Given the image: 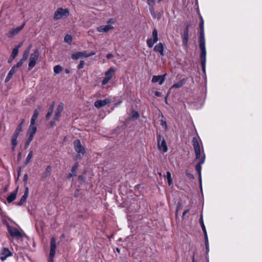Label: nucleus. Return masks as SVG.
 <instances>
[{
    "label": "nucleus",
    "mask_w": 262,
    "mask_h": 262,
    "mask_svg": "<svg viewBox=\"0 0 262 262\" xmlns=\"http://www.w3.org/2000/svg\"><path fill=\"white\" fill-rule=\"evenodd\" d=\"M166 178L167 179L168 185L170 186L172 184V178L171 177V173L169 171H167Z\"/></svg>",
    "instance_id": "72a5a7b5"
},
{
    "label": "nucleus",
    "mask_w": 262,
    "mask_h": 262,
    "mask_svg": "<svg viewBox=\"0 0 262 262\" xmlns=\"http://www.w3.org/2000/svg\"><path fill=\"white\" fill-rule=\"evenodd\" d=\"M192 260V262H194V255H193Z\"/></svg>",
    "instance_id": "680f3d73"
},
{
    "label": "nucleus",
    "mask_w": 262,
    "mask_h": 262,
    "mask_svg": "<svg viewBox=\"0 0 262 262\" xmlns=\"http://www.w3.org/2000/svg\"><path fill=\"white\" fill-rule=\"evenodd\" d=\"M20 132L21 131L15 129L12 137L17 138Z\"/></svg>",
    "instance_id": "79ce46f5"
},
{
    "label": "nucleus",
    "mask_w": 262,
    "mask_h": 262,
    "mask_svg": "<svg viewBox=\"0 0 262 262\" xmlns=\"http://www.w3.org/2000/svg\"><path fill=\"white\" fill-rule=\"evenodd\" d=\"M56 250V240L54 237H52L51 240V247L50 252V260L52 261L53 257L55 254Z\"/></svg>",
    "instance_id": "9b49d317"
},
{
    "label": "nucleus",
    "mask_w": 262,
    "mask_h": 262,
    "mask_svg": "<svg viewBox=\"0 0 262 262\" xmlns=\"http://www.w3.org/2000/svg\"><path fill=\"white\" fill-rule=\"evenodd\" d=\"M62 71V68L60 65H56L54 67V75H57Z\"/></svg>",
    "instance_id": "cd10ccee"
},
{
    "label": "nucleus",
    "mask_w": 262,
    "mask_h": 262,
    "mask_svg": "<svg viewBox=\"0 0 262 262\" xmlns=\"http://www.w3.org/2000/svg\"><path fill=\"white\" fill-rule=\"evenodd\" d=\"M23 44V41L20 42L17 46H15V48H17V49L19 50V48L21 47Z\"/></svg>",
    "instance_id": "5fc2aeb1"
},
{
    "label": "nucleus",
    "mask_w": 262,
    "mask_h": 262,
    "mask_svg": "<svg viewBox=\"0 0 262 262\" xmlns=\"http://www.w3.org/2000/svg\"><path fill=\"white\" fill-rule=\"evenodd\" d=\"M53 110H54V104H52L49 108V111L46 116V117L47 119H48L52 115Z\"/></svg>",
    "instance_id": "7c9ffc66"
},
{
    "label": "nucleus",
    "mask_w": 262,
    "mask_h": 262,
    "mask_svg": "<svg viewBox=\"0 0 262 262\" xmlns=\"http://www.w3.org/2000/svg\"><path fill=\"white\" fill-rule=\"evenodd\" d=\"M113 57V55L112 54H108L107 55L106 57L107 59H110Z\"/></svg>",
    "instance_id": "6e6d98bb"
},
{
    "label": "nucleus",
    "mask_w": 262,
    "mask_h": 262,
    "mask_svg": "<svg viewBox=\"0 0 262 262\" xmlns=\"http://www.w3.org/2000/svg\"><path fill=\"white\" fill-rule=\"evenodd\" d=\"M71 57L73 59H78L82 57L81 52H77L72 54Z\"/></svg>",
    "instance_id": "c85d7f7f"
},
{
    "label": "nucleus",
    "mask_w": 262,
    "mask_h": 262,
    "mask_svg": "<svg viewBox=\"0 0 262 262\" xmlns=\"http://www.w3.org/2000/svg\"><path fill=\"white\" fill-rule=\"evenodd\" d=\"M132 114V118L134 120L137 119L139 116L138 113L136 111H133Z\"/></svg>",
    "instance_id": "ea45409f"
},
{
    "label": "nucleus",
    "mask_w": 262,
    "mask_h": 262,
    "mask_svg": "<svg viewBox=\"0 0 262 262\" xmlns=\"http://www.w3.org/2000/svg\"><path fill=\"white\" fill-rule=\"evenodd\" d=\"M96 54V53L95 52H91L89 53H87L86 52L84 51V52H81V55H82V57H90V56H91L92 55H94Z\"/></svg>",
    "instance_id": "2f4dec72"
},
{
    "label": "nucleus",
    "mask_w": 262,
    "mask_h": 262,
    "mask_svg": "<svg viewBox=\"0 0 262 262\" xmlns=\"http://www.w3.org/2000/svg\"><path fill=\"white\" fill-rule=\"evenodd\" d=\"M16 71L15 70L14 68H12L11 69L9 72L6 79H5V82H8L11 78L12 77L13 75L16 72Z\"/></svg>",
    "instance_id": "4be33fe9"
},
{
    "label": "nucleus",
    "mask_w": 262,
    "mask_h": 262,
    "mask_svg": "<svg viewBox=\"0 0 262 262\" xmlns=\"http://www.w3.org/2000/svg\"><path fill=\"white\" fill-rule=\"evenodd\" d=\"M64 40L69 44H71L72 42V37L70 35H66L64 37Z\"/></svg>",
    "instance_id": "473e14b6"
},
{
    "label": "nucleus",
    "mask_w": 262,
    "mask_h": 262,
    "mask_svg": "<svg viewBox=\"0 0 262 262\" xmlns=\"http://www.w3.org/2000/svg\"><path fill=\"white\" fill-rule=\"evenodd\" d=\"M7 230L10 236L15 238H21L26 235L22 230H19L9 225L7 226Z\"/></svg>",
    "instance_id": "7ed1b4c3"
},
{
    "label": "nucleus",
    "mask_w": 262,
    "mask_h": 262,
    "mask_svg": "<svg viewBox=\"0 0 262 262\" xmlns=\"http://www.w3.org/2000/svg\"><path fill=\"white\" fill-rule=\"evenodd\" d=\"M75 150L77 152V156L81 157L85 153V149L83 146L82 145L79 140H76L73 143Z\"/></svg>",
    "instance_id": "39448f33"
},
{
    "label": "nucleus",
    "mask_w": 262,
    "mask_h": 262,
    "mask_svg": "<svg viewBox=\"0 0 262 262\" xmlns=\"http://www.w3.org/2000/svg\"><path fill=\"white\" fill-rule=\"evenodd\" d=\"M206 250L208 251V250H209V245L208 246H206Z\"/></svg>",
    "instance_id": "e2e57ef3"
},
{
    "label": "nucleus",
    "mask_w": 262,
    "mask_h": 262,
    "mask_svg": "<svg viewBox=\"0 0 262 262\" xmlns=\"http://www.w3.org/2000/svg\"><path fill=\"white\" fill-rule=\"evenodd\" d=\"M20 132L21 131L15 129L12 137L17 138Z\"/></svg>",
    "instance_id": "37998d69"
},
{
    "label": "nucleus",
    "mask_w": 262,
    "mask_h": 262,
    "mask_svg": "<svg viewBox=\"0 0 262 262\" xmlns=\"http://www.w3.org/2000/svg\"><path fill=\"white\" fill-rule=\"evenodd\" d=\"M201 22L200 25V29H204V21L203 18L201 17Z\"/></svg>",
    "instance_id": "603ef678"
},
{
    "label": "nucleus",
    "mask_w": 262,
    "mask_h": 262,
    "mask_svg": "<svg viewBox=\"0 0 262 262\" xmlns=\"http://www.w3.org/2000/svg\"><path fill=\"white\" fill-rule=\"evenodd\" d=\"M183 82L181 81H180L179 82H178L177 83L174 84L172 86V88H181L183 86Z\"/></svg>",
    "instance_id": "4c0bfd02"
},
{
    "label": "nucleus",
    "mask_w": 262,
    "mask_h": 262,
    "mask_svg": "<svg viewBox=\"0 0 262 262\" xmlns=\"http://www.w3.org/2000/svg\"><path fill=\"white\" fill-rule=\"evenodd\" d=\"M204 235H205V245H206V246H208L209 242H208L207 231H206V233H204Z\"/></svg>",
    "instance_id": "de8ad7c7"
},
{
    "label": "nucleus",
    "mask_w": 262,
    "mask_h": 262,
    "mask_svg": "<svg viewBox=\"0 0 262 262\" xmlns=\"http://www.w3.org/2000/svg\"><path fill=\"white\" fill-rule=\"evenodd\" d=\"M37 130L36 126L30 127L29 128V136L34 137Z\"/></svg>",
    "instance_id": "393cba45"
},
{
    "label": "nucleus",
    "mask_w": 262,
    "mask_h": 262,
    "mask_svg": "<svg viewBox=\"0 0 262 262\" xmlns=\"http://www.w3.org/2000/svg\"><path fill=\"white\" fill-rule=\"evenodd\" d=\"M192 145L194 150L195 155V160H199L198 163L195 166V170L199 174L200 183H201V169L202 165L204 163L205 160V155L204 153L203 148H202V152L198 140L196 137L192 139Z\"/></svg>",
    "instance_id": "f257e3e1"
},
{
    "label": "nucleus",
    "mask_w": 262,
    "mask_h": 262,
    "mask_svg": "<svg viewBox=\"0 0 262 262\" xmlns=\"http://www.w3.org/2000/svg\"><path fill=\"white\" fill-rule=\"evenodd\" d=\"M114 29V27L111 25L106 26H101L97 28V30L99 32H107Z\"/></svg>",
    "instance_id": "f3484780"
},
{
    "label": "nucleus",
    "mask_w": 262,
    "mask_h": 262,
    "mask_svg": "<svg viewBox=\"0 0 262 262\" xmlns=\"http://www.w3.org/2000/svg\"><path fill=\"white\" fill-rule=\"evenodd\" d=\"M18 49L17 48H14L12 50L11 55L10 56V59L9 60V62H10L11 61L13 60L17 55L18 53Z\"/></svg>",
    "instance_id": "412c9836"
},
{
    "label": "nucleus",
    "mask_w": 262,
    "mask_h": 262,
    "mask_svg": "<svg viewBox=\"0 0 262 262\" xmlns=\"http://www.w3.org/2000/svg\"><path fill=\"white\" fill-rule=\"evenodd\" d=\"M28 179V175L26 174L24 176V181H26Z\"/></svg>",
    "instance_id": "bf43d9fd"
},
{
    "label": "nucleus",
    "mask_w": 262,
    "mask_h": 262,
    "mask_svg": "<svg viewBox=\"0 0 262 262\" xmlns=\"http://www.w3.org/2000/svg\"><path fill=\"white\" fill-rule=\"evenodd\" d=\"M162 0H158V2H160L161 1H162Z\"/></svg>",
    "instance_id": "338daca9"
},
{
    "label": "nucleus",
    "mask_w": 262,
    "mask_h": 262,
    "mask_svg": "<svg viewBox=\"0 0 262 262\" xmlns=\"http://www.w3.org/2000/svg\"><path fill=\"white\" fill-rule=\"evenodd\" d=\"M50 125H51V126H54V122H52H52H51V123H50Z\"/></svg>",
    "instance_id": "052dcab7"
},
{
    "label": "nucleus",
    "mask_w": 262,
    "mask_h": 262,
    "mask_svg": "<svg viewBox=\"0 0 262 262\" xmlns=\"http://www.w3.org/2000/svg\"><path fill=\"white\" fill-rule=\"evenodd\" d=\"M63 109V104L62 103H60L57 106L55 114L54 116V119L56 120H58L60 116L61 113L62 112Z\"/></svg>",
    "instance_id": "dca6fc26"
},
{
    "label": "nucleus",
    "mask_w": 262,
    "mask_h": 262,
    "mask_svg": "<svg viewBox=\"0 0 262 262\" xmlns=\"http://www.w3.org/2000/svg\"><path fill=\"white\" fill-rule=\"evenodd\" d=\"M181 204L180 203H179L178 204V206H177V210H176V217H178V210L181 206Z\"/></svg>",
    "instance_id": "3c124183"
},
{
    "label": "nucleus",
    "mask_w": 262,
    "mask_h": 262,
    "mask_svg": "<svg viewBox=\"0 0 262 262\" xmlns=\"http://www.w3.org/2000/svg\"><path fill=\"white\" fill-rule=\"evenodd\" d=\"M115 19H114V18H111V19H110L107 21V24H108V23H115Z\"/></svg>",
    "instance_id": "864d4df0"
},
{
    "label": "nucleus",
    "mask_w": 262,
    "mask_h": 262,
    "mask_svg": "<svg viewBox=\"0 0 262 262\" xmlns=\"http://www.w3.org/2000/svg\"><path fill=\"white\" fill-rule=\"evenodd\" d=\"M84 64V61L83 60H81L80 62V63L78 66V69H81L83 68Z\"/></svg>",
    "instance_id": "c03bdc74"
},
{
    "label": "nucleus",
    "mask_w": 262,
    "mask_h": 262,
    "mask_svg": "<svg viewBox=\"0 0 262 262\" xmlns=\"http://www.w3.org/2000/svg\"><path fill=\"white\" fill-rule=\"evenodd\" d=\"M51 167L50 166H47V167L45 169V173L48 174V173H49L51 171Z\"/></svg>",
    "instance_id": "8fccbe9b"
},
{
    "label": "nucleus",
    "mask_w": 262,
    "mask_h": 262,
    "mask_svg": "<svg viewBox=\"0 0 262 262\" xmlns=\"http://www.w3.org/2000/svg\"><path fill=\"white\" fill-rule=\"evenodd\" d=\"M39 55V52L37 50L34 51V52L31 54L28 64V69L29 70H31L35 66Z\"/></svg>",
    "instance_id": "423d86ee"
},
{
    "label": "nucleus",
    "mask_w": 262,
    "mask_h": 262,
    "mask_svg": "<svg viewBox=\"0 0 262 262\" xmlns=\"http://www.w3.org/2000/svg\"><path fill=\"white\" fill-rule=\"evenodd\" d=\"M186 174L187 176V177L189 178V179H192L194 178L193 175L190 173H189L188 171H186Z\"/></svg>",
    "instance_id": "09e8293b"
},
{
    "label": "nucleus",
    "mask_w": 262,
    "mask_h": 262,
    "mask_svg": "<svg viewBox=\"0 0 262 262\" xmlns=\"http://www.w3.org/2000/svg\"><path fill=\"white\" fill-rule=\"evenodd\" d=\"M155 95H156V96H158V97H160V96H161V93H160V92H156L155 93Z\"/></svg>",
    "instance_id": "4d7b16f0"
},
{
    "label": "nucleus",
    "mask_w": 262,
    "mask_h": 262,
    "mask_svg": "<svg viewBox=\"0 0 262 262\" xmlns=\"http://www.w3.org/2000/svg\"><path fill=\"white\" fill-rule=\"evenodd\" d=\"M30 48L31 47H29L28 49L25 50L24 52L23 57L21 59L24 61H25L29 56Z\"/></svg>",
    "instance_id": "bb28decb"
},
{
    "label": "nucleus",
    "mask_w": 262,
    "mask_h": 262,
    "mask_svg": "<svg viewBox=\"0 0 262 262\" xmlns=\"http://www.w3.org/2000/svg\"><path fill=\"white\" fill-rule=\"evenodd\" d=\"M115 72V70L113 68H110L106 72H105V78L102 81V85H104L109 82L113 77Z\"/></svg>",
    "instance_id": "1a4fd4ad"
},
{
    "label": "nucleus",
    "mask_w": 262,
    "mask_h": 262,
    "mask_svg": "<svg viewBox=\"0 0 262 262\" xmlns=\"http://www.w3.org/2000/svg\"><path fill=\"white\" fill-rule=\"evenodd\" d=\"M17 138H14V137H11V143L12 144V150H14L16 146L17 145Z\"/></svg>",
    "instance_id": "c756f323"
},
{
    "label": "nucleus",
    "mask_w": 262,
    "mask_h": 262,
    "mask_svg": "<svg viewBox=\"0 0 262 262\" xmlns=\"http://www.w3.org/2000/svg\"><path fill=\"white\" fill-rule=\"evenodd\" d=\"M110 102V100L108 98H106L103 100H97L95 102L94 106L96 108H100L102 106L106 105V104H108Z\"/></svg>",
    "instance_id": "4468645a"
},
{
    "label": "nucleus",
    "mask_w": 262,
    "mask_h": 262,
    "mask_svg": "<svg viewBox=\"0 0 262 262\" xmlns=\"http://www.w3.org/2000/svg\"><path fill=\"white\" fill-rule=\"evenodd\" d=\"M24 122H25V119H23L21 120V122L19 123V124L17 126V127L16 128V129L20 130V131L21 132Z\"/></svg>",
    "instance_id": "e433bc0d"
},
{
    "label": "nucleus",
    "mask_w": 262,
    "mask_h": 262,
    "mask_svg": "<svg viewBox=\"0 0 262 262\" xmlns=\"http://www.w3.org/2000/svg\"><path fill=\"white\" fill-rule=\"evenodd\" d=\"M29 194V188L26 187L25 190L24 194L22 196L20 201L17 203V205L18 206H21L26 202Z\"/></svg>",
    "instance_id": "6ab92c4d"
},
{
    "label": "nucleus",
    "mask_w": 262,
    "mask_h": 262,
    "mask_svg": "<svg viewBox=\"0 0 262 262\" xmlns=\"http://www.w3.org/2000/svg\"><path fill=\"white\" fill-rule=\"evenodd\" d=\"M165 76V74L162 75L153 76L152 78V82L154 83L159 82V83L161 85L164 82Z\"/></svg>",
    "instance_id": "2eb2a0df"
},
{
    "label": "nucleus",
    "mask_w": 262,
    "mask_h": 262,
    "mask_svg": "<svg viewBox=\"0 0 262 262\" xmlns=\"http://www.w3.org/2000/svg\"><path fill=\"white\" fill-rule=\"evenodd\" d=\"M36 126L35 125V120L31 119L30 127Z\"/></svg>",
    "instance_id": "49530a36"
},
{
    "label": "nucleus",
    "mask_w": 262,
    "mask_h": 262,
    "mask_svg": "<svg viewBox=\"0 0 262 262\" xmlns=\"http://www.w3.org/2000/svg\"><path fill=\"white\" fill-rule=\"evenodd\" d=\"M12 256V253L7 248H4L1 253V259L4 261L9 256Z\"/></svg>",
    "instance_id": "f8f14e48"
},
{
    "label": "nucleus",
    "mask_w": 262,
    "mask_h": 262,
    "mask_svg": "<svg viewBox=\"0 0 262 262\" xmlns=\"http://www.w3.org/2000/svg\"><path fill=\"white\" fill-rule=\"evenodd\" d=\"M25 23H24L21 26L13 28L10 30L6 34L7 36L9 38H12V37L17 35L24 27Z\"/></svg>",
    "instance_id": "9d476101"
},
{
    "label": "nucleus",
    "mask_w": 262,
    "mask_h": 262,
    "mask_svg": "<svg viewBox=\"0 0 262 262\" xmlns=\"http://www.w3.org/2000/svg\"><path fill=\"white\" fill-rule=\"evenodd\" d=\"M200 224H201V227L202 228L204 233H206V228H205V225H204V224L203 222L202 215H201V216Z\"/></svg>",
    "instance_id": "58836bf2"
},
{
    "label": "nucleus",
    "mask_w": 262,
    "mask_h": 262,
    "mask_svg": "<svg viewBox=\"0 0 262 262\" xmlns=\"http://www.w3.org/2000/svg\"><path fill=\"white\" fill-rule=\"evenodd\" d=\"M17 187L15 190H14L10 195L7 197V201L9 203L12 202L16 198V195L18 192Z\"/></svg>",
    "instance_id": "aec40b11"
},
{
    "label": "nucleus",
    "mask_w": 262,
    "mask_h": 262,
    "mask_svg": "<svg viewBox=\"0 0 262 262\" xmlns=\"http://www.w3.org/2000/svg\"><path fill=\"white\" fill-rule=\"evenodd\" d=\"M66 72H67V73H68L69 72V71L68 70H66Z\"/></svg>",
    "instance_id": "69168bd1"
},
{
    "label": "nucleus",
    "mask_w": 262,
    "mask_h": 262,
    "mask_svg": "<svg viewBox=\"0 0 262 262\" xmlns=\"http://www.w3.org/2000/svg\"><path fill=\"white\" fill-rule=\"evenodd\" d=\"M69 9L68 8L63 9L62 8H59L54 13V19L58 20L62 17H66L69 15Z\"/></svg>",
    "instance_id": "20e7f679"
},
{
    "label": "nucleus",
    "mask_w": 262,
    "mask_h": 262,
    "mask_svg": "<svg viewBox=\"0 0 262 262\" xmlns=\"http://www.w3.org/2000/svg\"><path fill=\"white\" fill-rule=\"evenodd\" d=\"M188 211H189V210H185V211L183 212V213L182 216H183H183H184L185 215V214H186L187 212H188Z\"/></svg>",
    "instance_id": "13d9d810"
},
{
    "label": "nucleus",
    "mask_w": 262,
    "mask_h": 262,
    "mask_svg": "<svg viewBox=\"0 0 262 262\" xmlns=\"http://www.w3.org/2000/svg\"><path fill=\"white\" fill-rule=\"evenodd\" d=\"M78 163H75V165L73 166V167L72 168L71 172L68 175V178H72L74 176H76V171L78 168Z\"/></svg>",
    "instance_id": "5701e85b"
},
{
    "label": "nucleus",
    "mask_w": 262,
    "mask_h": 262,
    "mask_svg": "<svg viewBox=\"0 0 262 262\" xmlns=\"http://www.w3.org/2000/svg\"><path fill=\"white\" fill-rule=\"evenodd\" d=\"M189 25H187L184 30L183 35V44L186 46L187 45L188 41L189 39Z\"/></svg>",
    "instance_id": "ddd939ff"
},
{
    "label": "nucleus",
    "mask_w": 262,
    "mask_h": 262,
    "mask_svg": "<svg viewBox=\"0 0 262 262\" xmlns=\"http://www.w3.org/2000/svg\"><path fill=\"white\" fill-rule=\"evenodd\" d=\"M205 37L204 29H200V37L199 38Z\"/></svg>",
    "instance_id": "a18cd8bd"
},
{
    "label": "nucleus",
    "mask_w": 262,
    "mask_h": 262,
    "mask_svg": "<svg viewBox=\"0 0 262 262\" xmlns=\"http://www.w3.org/2000/svg\"><path fill=\"white\" fill-rule=\"evenodd\" d=\"M33 137H31V136H29L27 141H26V142L25 143V148L26 149L28 147V146H29L31 142L33 140Z\"/></svg>",
    "instance_id": "c9c22d12"
},
{
    "label": "nucleus",
    "mask_w": 262,
    "mask_h": 262,
    "mask_svg": "<svg viewBox=\"0 0 262 262\" xmlns=\"http://www.w3.org/2000/svg\"><path fill=\"white\" fill-rule=\"evenodd\" d=\"M38 114H39V113H38L37 110H35L34 111L33 114V115L32 116L31 119H34V120H36V119L37 118L38 116Z\"/></svg>",
    "instance_id": "a19ab883"
},
{
    "label": "nucleus",
    "mask_w": 262,
    "mask_h": 262,
    "mask_svg": "<svg viewBox=\"0 0 262 262\" xmlns=\"http://www.w3.org/2000/svg\"><path fill=\"white\" fill-rule=\"evenodd\" d=\"M199 46L201 51V60L202 69L205 72L206 51L205 48V37L199 38Z\"/></svg>",
    "instance_id": "f03ea898"
},
{
    "label": "nucleus",
    "mask_w": 262,
    "mask_h": 262,
    "mask_svg": "<svg viewBox=\"0 0 262 262\" xmlns=\"http://www.w3.org/2000/svg\"><path fill=\"white\" fill-rule=\"evenodd\" d=\"M158 148L163 152L167 151L168 147L164 138L161 135L157 137Z\"/></svg>",
    "instance_id": "0eeeda50"
},
{
    "label": "nucleus",
    "mask_w": 262,
    "mask_h": 262,
    "mask_svg": "<svg viewBox=\"0 0 262 262\" xmlns=\"http://www.w3.org/2000/svg\"><path fill=\"white\" fill-rule=\"evenodd\" d=\"M147 2L149 6V10L152 13L154 10V5H155V0H147Z\"/></svg>",
    "instance_id": "a878e982"
},
{
    "label": "nucleus",
    "mask_w": 262,
    "mask_h": 262,
    "mask_svg": "<svg viewBox=\"0 0 262 262\" xmlns=\"http://www.w3.org/2000/svg\"><path fill=\"white\" fill-rule=\"evenodd\" d=\"M154 51L156 52L159 53L160 55L164 56V46L162 43L159 42L157 45H156L154 48Z\"/></svg>",
    "instance_id": "a211bd4d"
},
{
    "label": "nucleus",
    "mask_w": 262,
    "mask_h": 262,
    "mask_svg": "<svg viewBox=\"0 0 262 262\" xmlns=\"http://www.w3.org/2000/svg\"><path fill=\"white\" fill-rule=\"evenodd\" d=\"M33 152L32 150L30 151L29 152L27 158H26L25 161H24V165L25 166L27 165L31 161V160L32 158Z\"/></svg>",
    "instance_id": "b1692460"
},
{
    "label": "nucleus",
    "mask_w": 262,
    "mask_h": 262,
    "mask_svg": "<svg viewBox=\"0 0 262 262\" xmlns=\"http://www.w3.org/2000/svg\"><path fill=\"white\" fill-rule=\"evenodd\" d=\"M158 41V32L156 29H155L152 31L151 37L147 39L146 40L147 46L149 48H151Z\"/></svg>",
    "instance_id": "6e6552de"
},
{
    "label": "nucleus",
    "mask_w": 262,
    "mask_h": 262,
    "mask_svg": "<svg viewBox=\"0 0 262 262\" xmlns=\"http://www.w3.org/2000/svg\"><path fill=\"white\" fill-rule=\"evenodd\" d=\"M25 61L20 59L17 63L16 64L14 65L12 68H15V70L17 71V69L20 67L24 63Z\"/></svg>",
    "instance_id": "f704fd0d"
},
{
    "label": "nucleus",
    "mask_w": 262,
    "mask_h": 262,
    "mask_svg": "<svg viewBox=\"0 0 262 262\" xmlns=\"http://www.w3.org/2000/svg\"><path fill=\"white\" fill-rule=\"evenodd\" d=\"M116 250L118 252H120V250L119 249V248H117Z\"/></svg>",
    "instance_id": "0e129e2a"
}]
</instances>
